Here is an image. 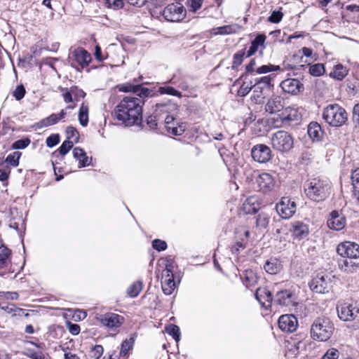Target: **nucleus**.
<instances>
[{
    "instance_id": "nucleus-46",
    "label": "nucleus",
    "mask_w": 359,
    "mask_h": 359,
    "mask_svg": "<svg viewBox=\"0 0 359 359\" xmlns=\"http://www.w3.org/2000/svg\"><path fill=\"white\" fill-rule=\"evenodd\" d=\"M59 119L56 114H52L47 118L42 119L40 122V124L42 127H48L57 123Z\"/></svg>"
},
{
    "instance_id": "nucleus-27",
    "label": "nucleus",
    "mask_w": 359,
    "mask_h": 359,
    "mask_svg": "<svg viewBox=\"0 0 359 359\" xmlns=\"http://www.w3.org/2000/svg\"><path fill=\"white\" fill-rule=\"evenodd\" d=\"M11 250L0 241V269L7 267L11 264Z\"/></svg>"
},
{
    "instance_id": "nucleus-4",
    "label": "nucleus",
    "mask_w": 359,
    "mask_h": 359,
    "mask_svg": "<svg viewBox=\"0 0 359 359\" xmlns=\"http://www.w3.org/2000/svg\"><path fill=\"white\" fill-rule=\"evenodd\" d=\"M323 118L330 126L338 128L346 123L348 114L346 110L338 104H332L323 109Z\"/></svg>"
},
{
    "instance_id": "nucleus-51",
    "label": "nucleus",
    "mask_w": 359,
    "mask_h": 359,
    "mask_svg": "<svg viewBox=\"0 0 359 359\" xmlns=\"http://www.w3.org/2000/svg\"><path fill=\"white\" fill-rule=\"evenodd\" d=\"M26 90L23 85H18L13 92V95L15 98L16 100L20 101L21 100L25 95Z\"/></svg>"
},
{
    "instance_id": "nucleus-54",
    "label": "nucleus",
    "mask_w": 359,
    "mask_h": 359,
    "mask_svg": "<svg viewBox=\"0 0 359 359\" xmlns=\"http://www.w3.org/2000/svg\"><path fill=\"white\" fill-rule=\"evenodd\" d=\"M283 13L280 11H273L268 18V21L273 23H278L281 21Z\"/></svg>"
},
{
    "instance_id": "nucleus-41",
    "label": "nucleus",
    "mask_w": 359,
    "mask_h": 359,
    "mask_svg": "<svg viewBox=\"0 0 359 359\" xmlns=\"http://www.w3.org/2000/svg\"><path fill=\"white\" fill-rule=\"evenodd\" d=\"M21 154L20 151H15L6 157L5 162L10 164L11 166L17 167L19 165Z\"/></svg>"
},
{
    "instance_id": "nucleus-23",
    "label": "nucleus",
    "mask_w": 359,
    "mask_h": 359,
    "mask_svg": "<svg viewBox=\"0 0 359 359\" xmlns=\"http://www.w3.org/2000/svg\"><path fill=\"white\" fill-rule=\"evenodd\" d=\"M275 302L284 306H294L295 304L294 294L288 290H281L277 292Z\"/></svg>"
},
{
    "instance_id": "nucleus-34",
    "label": "nucleus",
    "mask_w": 359,
    "mask_h": 359,
    "mask_svg": "<svg viewBox=\"0 0 359 359\" xmlns=\"http://www.w3.org/2000/svg\"><path fill=\"white\" fill-rule=\"evenodd\" d=\"M269 215L266 212H260L256 217V226L257 228L266 229L269 222Z\"/></svg>"
},
{
    "instance_id": "nucleus-31",
    "label": "nucleus",
    "mask_w": 359,
    "mask_h": 359,
    "mask_svg": "<svg viewBox=\"0 0 359 359\" xmlns=\"http://www.w3.org/2000/svg\"><path fill=\"white\" fill-rule=\"evenodd\" d=\"M348 70L341 64L334 67L333 71L330 72V76L337 81L343 80L348 74Z\"/></svg>"
},
{
    "instance_id": "nucleus-30",
    "label": "nucleus",
    "mask_w": 359,
    "mask_h": 359,
    "mask_svg": "<svg viewBox=\"0 0 359 359\" xmlns=\"http://www.w3.org/2000/svg\"><path fill=\"white\" fill-rule=\"evenodd\" d=\"M74 158L79 161V168H84L90 165L89 158L84 150L80 147H75L73 150Z\"/></svg>"
},
{
    "instance_id": "nucleus-3",
    "label": "nucleus",
    "mask_w": 359,
    "mask_h": 359,
    "mask_svg": "<svg viewBox=\"0 0 359 359\" xmlns=\"http://www.w3.org/2000/svg\"><path fill=\"white\" fill-rule=\"evenodd\" d=\"M334 331V326L330 318L320 317L316 318L311 327V337L318 341L330 339Z\"/></svg>"
},
{
    "instance_id": "nucleus-11",
    "label": "nucleus",
    "mask_w": 359,
    "mask_h": 359,
    "mask_svg": "<svg viewBox=\"0 0 359 359\" xmlns=\"http://www.w3.org/2000/svg\"><path fill=\"white\" fill-rule=\"evenodd\" d=\"M337 252L344 258L357 259L359 257V245L355 243L346 241L337 246Z\"/></svg>"
},
{
    "instance_id": "nucleus-50",
    "label": "nucleus",
    "mask_w": 359,
    "mask_h": 359,
    "mask_svg": "<svg viewBox=\"0 0 359 359\" xmlns=\"http://www.w3.org/2000/svg\"><path fill=\"white\" fill-rule=\"evenodd\" d=\"M158 92L161 94H168L170 95L181 97L182 93L171 86L160 87Z\"/></svg>"
},
{
    "instance_id": "nucleus-20",
    "label": "nucleus",
    "mask_w": 359,
    "mask_h": 359,
    "mask_svg": "<svg viewBox=\"0 0 359 359\" xmlns=\"http://www.w3.org/2000/svg\"><path fill=\"white\" fill-rule=\"evenodd\" d=\"M290 231L293 238L299 241L306 238L309 233L308 226L299 221L292 223Z\"/></svg>"
},
{
    "instance_id": "nucleus-15",
    "label": "nucleus",
    "mask_w": 359,
    "mask_h": 359,
    "mask_svg": "<svg viewBox=\"0 0 359 359\" xmlns=\"http://www.w3.org/2000/svg\"><path fill=\"white\" fill-rule=\"evenodd\" d=\"M298 325L297 318L292 315H283L278 319V326L284 332H292Z\"/></svg>"
},
{
    "instance_id": "nucleus-62",
    "label": "nucleus",
    "mask_w": 359,
    "mask_h": 359,
    "mask_svg": "<svg viewBox=\"0 0 359 359\" xmlns=\"http://www.w3.org/2000/svg\"><path fill=\"white\" fill-rule=\"evenodd\" d=\"M64 90L65 92L62 94V97H63L64 101L66 103L76 102L75 99H74V95L72 93L71 88H65V89H64Z\"/></svg>"
},
{
    "instance_id": "nucleus-28",
    "label": "nucleus",
    "mask_w": 359,
    "mask_h": 359,
    "mask_svg": "<svg viewBox=\"0 0 359 359\" xmlns=\"http://www.w3.org/2000/svg\"><path fill=\"white\" fill-rule=\"evenodd\" d=\"M264 269L268 273L276 274L282 269V265L280 260L271 257L266 262Z\"/></svg>"
},
{
    "instance_id": "nucleus-7",
    "label": "nucleus",
    "mask_w": 359,
    "mask_h": 359,
    "mask_svg": "<svg viewBox=\"0 0 359 359\" xmlns=\"http://www.w3.org/2000/svg\"><path fill=\"white\" fill-rule=\"evenodd\" d=\"M165 19L170 22H179L186 16V9L180 2L168 4L163 11Z\"/></svg>"
},
{
    "instance_id": "nucleus-58",
    "label": "nucleus",
    "mask_w": 359,
    "mask_h": 359,
    "mask_svg": "<svg viewBox=\"0 0 359 359\" xmlns=\"http://www.w3.org/2000/svg\"><path fill=\"white\" fill-rule=\"evenodd\" d=\"M152 247L158 251H163L167 248V243L160 239H155L152 242Z\"/></svg>"
},
{
    "instance_id": "nucleus-44",
    "label": "nucleus",
    "mask_w": 359,
    "mask_h": 359,
    "mask_svg": "<svg viewBox=\"0 0 359 359\" xmlns=\"http://www.w3.org/2000/svg\"><path fill=\"white\" fill-rule=\"evenodd\" d=\"M67 133V140H69L70 139H73L74 141L76 143L79 140V133L76 128L69 126L66 129Z\"/></svg>"
},
{
    "instance_id": "nucleus-26",
    "label": "nucleus",
    "mask_w": 359,
    "mask_h": 359,
    "mask_svg": "<svg viewBox=\"0 0 359 359\" xmlns=\"http://www.w3.org/2000/svg\"><path fill=\"white\" fill-rule=\"evenodd\" d=\"M308 135L313 141H320L324 134L321 126L317 122H311L308 126Z\"/></svg>"
},
{
    "instance_id": "nucleus-43",
    "label": "nucleus",
    "mask_w": 359,
    "mask_h": 359,
    "mask_svg": "<svg viewBox=\"0 0 359 359\" xmlns=\"http://www.w3.org/2000/svg\"><path fill=\"white\" fill-rule=\"evenodd\" d=\"M325 67L323 64L317 63L309 67V72L312 76H320L325 73Z\"/></svg>"
},
{
    "instance_id": "nucleus-5",
    "label": "nucleus",
    "mask_w": 359,
    "mask_h": 359,
    "mask_svg": "<svg viewBox=\"0 0 359 359\" xmlns=\"http://www.w3.org/2000/svg\"><path fill=\"white\" fill-rule=\"evenodd\" d=\"M272 147L282 153L290 151L294 146V137L288 132L278 130L271 137Z\"/></svg>"
},
{
    "instance_id": "nucleus-22",
    "label": "nucleus",
    "mask_w": 359,
    "mask_h": 359,
    "mask_svg": "<svg viewBox=\"0 0 359 359\" xmlns=\"http://www.w3.org/2000/svg\"><path fill=\"white\" fill-rule=\"evenodd\" d=\"M256 182L261 191L268 192L274 187V180L272 176L268 173H262L256 179Z\"/></svg>"
},
{
    "instance_id": "nucleus-61",
    "label": "nucleus",
    "mask_w": 359,
    "mask_h": 359,
    "mask_svg": "<svg viewBox=\"0 0 359 359\" xmlns=\"http://www.w3.org/2000/svg\"><path fill=\"white\" fill-rule=\"evenodd\" d=\"M253 89L252 86L246 85L243 83L238 90V95L241 97H244L249 93V92Z\"/></svg>"
},
{
    "instance_id": "nucleus-6",
    "label": "nucleus",
    "mask_w": 359,
    "mask_h": 359,
    "mask_svg": "<svg viewBox=\"0 0 359 359\" xmlns=\"http://www.w3.org/2000/svg\"><path fill=\"white\" fill-rule=\"evenodd\" d=\"M68 60L72 67L79 70L88 67L92 57L84 48H77L69 53Z\"/></svg>"
},
{
    "instance_id": "nucleus-38",
    "label": "nucleus",
    "mask_w": 359,
    "mask_h": 359,
    "mask_svg": "<svg viewBox=\"0 0 359 359\" xmlns=\"http://www.w3.org/2000/svg\"><path fill=\"white\" fill-rule=\"evenodd\" d=\"M142 289V283L141 281H136L128 287L127 293L130 297H136Z\"/></svg>"
},
{
    "instance_id": "nucleus-59",
    "label": "nucleus",
    "mask_w": 359,
    "mask_h": 359,
    "mask_svg": "<svg viewBox=\"0 0 359 359\" xmlns=\"http://www.w3.org/2000/svg\"><path fill=\"white\" fill-rule=\"evenodd\" d=\"M60 142V136L58 134H53L50 135L46 139V145L48 147H53L58 144Z\"/></svg>"
},
{
    "instance_id": "nucleus-64",
    "label": "nucleus",
    "mask_w": 359,
    "mask_h": 359,
    "mask_svg": "<svg viewBox=\"0 0 359 359\" xmlns=\"http://www.w3.org/2000/svg\"><path fill=\"white\" fill-rule=\"evenodd\" d=\"M67 327H68L69 331L71 334H72L74 335H77L79 334L80 326L79 325L68 322Z\"/></svg>"
},
{
    "instance_id": "nucleus-45",
    "label": "nucleus",
    "mask_w": 359,
    "mask_h": 359,
    "mask_svg": "<svg viewBox=\"0 0 359 359\" xmlns=\"http://www.w3.org/2000/svg\"><path fill=\"white\" fill-rule=\"evenodd\" d=\"M175 124L165 125V128L168 133L174 135H181L184 131V127L182 125L175 126Z\"/></svg>"
},
{
    "instance_id": "nucleus-49",
    "label": "nucleus",
    "mask_w": 359,
    "mask_h": 359,
    "mask_svg": "<svg viewBox=\"0 0 359 359\" xmlns=\"http://www.w3.org/2000/svg\"><path fill=\"white\" fill-rule=\"evenodd\" d=\"M30 142L31 140L28 137L21 139L13 142L11 148L13 149H23L28 147Z\"/></svg>"
},
{
    "instance_id": "nucleus-42",
    "label": "nucleus",
    "mask_w": 359,
    "mask_h": 359,
    "mask_svg": "<svg viewBox=\"0 0 359 359\" xmlns=\"http://www.w3.org/2000/svg\"><path fill=\"white\" fill-rule=\"evenodd\" d=\"M165 330L168 334L171 335L176 341H180V327L175 325H169L166 327Z\"/></svg>"
},
{
    "instance_id": "nucleus-35",
    "label": "nucleus",
    "mask_w": 359,
    "mask_h": 359,
    "mask_svg": "<svg viewBox=\"0 0 359 359\" xmlns=\"http://www.w3.org/2000/svg\"><path fill=\"white\" fill-rule=\"evenodd\" d=\"M210 32L211 34L214 35H227L235 33V29L231 25H224L222 27L213 28Z\"/></svg>"
},
{
    "instance_id": "nucleus-57",
    "label": "nucleus",
    "mask_w": 359,
    "mask_h": 359,
    "mask_svg": "<svg viewBox=\"0 0 359 359\" xmlns=\"http://www.w3.org/2000/svg\"><path fill=\"white\" fill-rule=\"evenodd\" d=\"M105 4L108 8L117 10L123 6V0H109V1H105Z\"/></svg>"
},
{
    "instance_id": "nucleus-25",
    "label": "nucleus",
    "mask_w": 359,
    "mask_h": 359,
    "mask_svg": "<svg viewBox=\"0 0 359 359\" xmlns=\"http://www.w3.org/2000/svg\"><path fill=\"white\" fill-rule=\"evenodd\" d=\"M283 108V100L279 96L270 98L265 105V110L270 114L280 111Z\"/></svg>"
},
{
    "instance_id": "nucleus-36",
    "label": "nucleus",
    "mask_w": 359,
    "mask_h": 359,
    "mask_svg": "<svg viewBox=\"0 0 359 359\" xmlns=\"http://www.w3.org/2000/svg\"><path fill=\"white\" fill-rule=\"evenodd\" d=\"M79 121L81 126H86L88 123V107L81 105L79 111Z\"/></svg>"
},
{
    "instance_id": "nucleus-55",
    "label": "nucleus",
    "mask_w": 359,
    "mask_h": 359,
    "mask_svg": "<svg viewBox=\"0 0 359 359\" xmlns=\"http://www.w3.org/2000/svg\"><path fill=\"white\" fill-rule=\"evenodd\" d=\"M339 356V351L334 348H332L327 351L321 359H338Z\"/></svg>"
},
{
    "instance_id": "nucleus-13",
    "label": "nucleus",
    "mask_w": 359,
    "mask_h": 359,
    "mask_svg": "<svg viewBox=\"0 0 359 359\" xmlns=\"http://www.w3.org/2000/svg\"><path fill=\"white\" fill-rule=\"evenodd\" d=\"M251 155L255 161L261 163L269 161L272 157L271 149L262 144L255 145L252 148Z\"/></svg>"
},
{
    "instance_id": "nucleus-16",
    "label": "nucleus",
    "mask_w": 359,
    "mask_h": 359,
    "mask_svg": "<svg viewBox=\"0 0 359 359\" xmlns=\"http://www.w3.org/2000/svg\"><path fill=\"white\" fill-rule=\"evenodd\" d=\"M100 323L109 328H116L120 327L123 323V318L116 313H107L100 316L97 318Z\"/></svg>"
},
{
    "instance_id": "nucleus-9",
    "label": "nucleus",
    "mask_w": 359,
    "mask_h": 359,
    "mask_svg": "<svg viewBox=\"0 0 359 359\" xmlns=\"http://www.w3.org/2000/svg\"><path fill=\"white\" fill-rule=\"evenodd\" d=\"M161 286L164 294L166 295L171 294L175 288L172 266L171 264H167L165 269L162 272Z\"/></svg>"
},
{
    "instance_id": "nucleus-63",
    "label": "nucleus",
    "mask_w": 359,
    "mask_h": 359,
    "mask_svg": "<svg viewBox=\"0 0 359 359\" xmlns=\"http://www.w3.org/2000/svg\"><path fill=\"white\" fill-rule=\"evenodd\" d=\"M20 225H21L22 227L24 226V221L21 217L18 219V222H16L15 219H12L10 220L9 226L11 228H13L18 231L20 229Z\"/></svg>"
},
{
    "instance_id": "nucleus-37",
    "label": "nucleus",
    "mask_w": 359,
    "mask_h": 359,
    "mask_svg": "<svg viewBox=\"0 0 359 359\" xmlns=\"http://www.w3.org/2000/svg\"><path fill=\"white\" fill-rule=\"evenodd\" d=\"M22 353L30 359H44L43 353L34 348H27L23 351Z\"/></svg>"
},
{
    "instance_id": "nucleus-32",
    "label": "nucleus",
    "mask_w": 359,
    "mask_h": 359,
    "mask_svg": "<svg viewBox=\"0 0 359 359\" xmlns=\"http://www.w3.org/2000/svg\"><path fill=\"white\" fill-rule=\"evenodd\" d=\"M353 195L359 203V168L355 169L351 175Z\"/></svg>"
},
{
    "instance_id": "nucleus-14",
    "label": "nucleus",
    "mask_w": 359,
    "mask_h": 359,
    "mask_svg": "<svg viewBox=\"0 0 359 359\" xmlns=\"http://www.w3.org/2000/svg\"><path fill=\"white\" fill-rule=\"evenodd\" d=\"M280 87L285 93L297 95L304 89V85L297 79H287L280 83Z\"/></svg>"
},
{
    "instance_id": "nucleus-56",
    "label": "nucleus",
    "mask_w": 359,
    "mask_h": 359,
    "mask_svg": "<svg viewBox=\"0 0 359 359\" xmlns=\"http://www.w3.org/2000/svg\"><path fill=\"white\" fill-rule=\"evenodd\" d=\"M72 93L74 95V99L76 102L79 101L80 98H83L86 96V93L82 89L79 88L77 86L71 87Z\"/></svg>"
},
{
    "instance_id": "nucleus-12",
    "label": "nucleus",
    "mask_w": 359,
    "mask_h": 359,
    "mask_svg": "<svg viewBox=\"0 0 359 359\" xmlns=\"http://www.w3.org/2000/svg\"><path fill=\"white\" fill-rule=\"evenodd\" d=\"M337 310L339 318L344 321L353 320L359 314V307L348 303L339 305Z\"/></svg>"
},
{
    "instance_id": "nucleus-60",
    "label": "nucleus",
    "mask_w": 359,
    "mask_h": 359,
    "mask_svg": "<svg viewBox=\"0 0 359 359\" xmlns=\"http://www.w3.org/2000/svg\"><path fill=\"white\" fill-rule=\"evenodd\" d=\"M203 0H187V5L195 12L201 8Z\"/></svg>"
},
{
    "instance_id": "nucleus-52",
    "label": "nucleus",
    "mask_w": 359,
    "mask_h": 359,
    "mask_svg": "<svg viewBox=\"0 0 359 359\" xmlns=\"http://www.w3.org/2000/svg\"><path fill=\"white\" fill-rule=\"evenodd\" d=\"M280 66L277 65H262L260 67L257 69V73L258 74H266L272 71H277L279 70Z\"/></svg>"
},
{
    "instance_id": "nucleus-17",
    "label": "nucleus",
    "mask_w": 359,
    "mask_h": 359,
    "mask_svg": "<svg viewBox=\"0 0 359 359\" xmlns=\"http://www.w3.org/2000/svg\"><path fill=\"white\" fill-rule=\"evenodd\" d=\"M327 224L330 229L340 231L343 229L346 225V218L337 211L334 210L330 213Z\"/></svg>"
},
{
    "instance_id": "nucleus-8",
    "label": "nucleus",
    "mask_w": 359,
    "mask_h": 359,
    "mask_svg": "<svg viewBox=\"0 0 359 359\" xmlns=\"http://www.w3.org/2000/svg\"><path fill=\"white\" fill-rule=\"evenodd\" d=\"M309 287L313 292L324 294L329 292L331 287V280L328 275L318 274L309 283Z\"/></svg>"
},
{
    "instance_id": "nucleus-40",
    "label": "nucleus",
    "mask_w": 359,
    "mask_h": 359,
    "mask_svg": "<svg viewBox=\"0 0 359 359\" xmlns=\"http://www.w3.org/2000/svg\"><path fill=\"white\" fill-rule=\"evenodd\" d=\"M245 56L246 57L245 48L236 53L233 55L232 69H237V67L242 64Z\"/></svg>"
},
{
    "instance_id": "nucleus-2",
    "label": "nucleus",
    "mask_w": 359,
    "mask_h": 359,
    "mask_svg": "<svg viewBox=\"0 0 359 359\" xmlns=\"http://www.w3.org/2000/svg\"><path fill=\"white\" fill-rule=\"evenodd\" d=\"M330 186L328 182L313 178L304 183V192L311 200L316 202L325 200L329 195Z\"/></svg>"
},
{
    "instance_id": "nucleus-47",
    "label": "nucleus",
    "mask_w": 359,
    "mask_h": 359,
    "mask_svg": "<svg viewBox=\"0 0 359 359\" xmlns=\"http://www.w3.org/2000/svg\"><path fill=\"white\" fill-rule=\"evenodd\" d=\"M134 340L130 338L129 340L126 339L121 344L120 355L123 357H126L128 355L129 350L132 348Z\"/></svg>"
},
{
    "instance_id": "nucleus-53",
    "label": "nucleus",
    "mask_w": 359,
    "mask_h": 359,
    "mask_svg": "<svg viewBox=\"0 0 359 359\" xmlns=\"http://www.w3.org/2000/svg\"><path fill=\"white\" fill-rule=\"evenodd\" d=\"M74 142L70 140H65L62 142V145L59 148V152L61 155L65 156L68 151L73 147Z\"/></svg>"
},
{
    "instance_id": "nucleus-24",
    "label": "nucleus",
    "mask_w": 359,
    "mask_h": 359,
    "mask_svg": "<svg viewBox=\"0 0 359 359\" xmlns=\"http://www.w3.org/2000/svg\"><path fill=\"white\" fill-rule=\"evenodd\" d=\"M256 299L265 307L271 305L273 300L271 292L266 287H259L255 294Z\"/></svg>"
},
{
    "instance_id": "nucleus-10",
    "label": "nucleus",
    "mask_w": 359,
    "mask_h": 359,
    "mask_svg": "<svg viewBox=\"0 0 359 359\" xmlns=\"http://www.w3.org/2000/svg\"><path fill=\"white\" fill-rule=\"evenodd\" d=\"M276 210L283 219H289L296 212V203L289 198L283 197L280 202L276 204Z\"/></svg>"
},
{
    "instance_id": "nucleus-39",
    "label": "nucleus",
    "mask_w": 359,
    "mask_h": 359,
    "mask_svg": "<svg viewBox=\"0 0 359 359\" xmlns=\"http://www.w3.org/2000/svg\"><path fill=\"white\" fill-rule=\"evenodd\" d=\"M339 268L347 273H353L356 269V265L351 260H341L339 263Z\"/></svg>"
},
{
    "instance_id": "nucleus-21",
    "label": "nucleus",
    "mask_w": 359,
    "mask_h": 359,
    "mask_svg": "<svg viewBox=\"0 0 359 359\" xmlns=\"http://www.w3.org/2000/svg\"><path fill=\"white\" fill-rule=\"evenodd\" d=\"M120 90L125 93H134L140 97L139 98L148 97L151 93V90L142 87V85H133L131 83H126L122 85L120 87Z\"/></svg>"
},
{
    "instance_id": "nucleus-18",
    "label": "nucleus",
    "mask_w": 359,
    "mask_h": 359,
    "mask_svg": "<svg viewBox=\"0 0 359 359\" xmlns=\"http://www.w3.org/2000/svg\"><path fill=\"white\" fill-rule=\"evenodd\" d=\"M266 39V35L263 34H259L252 41L251 45L247 51L246 57H250L255 54L259 49V52L262 53L265 49V41Z\"/></svg>"
},
{
    "instance_id": "nucleus-33",
    "label": "nucleus",
    "mask_w": 359,
    "mask_h": 359,
    "mask_svg": "<svg viewBox=\"0 0 359 359\" xmlns=\"http://www.w3.org/2000/svg\"><path fill=\"white\" fill-rule=\"evenodd\" d=\"M258 281L257 274L252 270H246L244 272V283L247 287L255 286Z\"/></svg>"
},
{
    "instance_id": "nucleus-48",
    "label": "nucleus",
    "mask_w": 359,
    "mask_h": 359,
    "mask_svg": "<svg viewBox=\"0 0 359 359\" xmlns=\"http://www.w3.org/2000/svg\"><path fill=\"white\" fill-rule=\"evenodd\" d=\"M161 118L159 116L155 114L154 111L151 115L147 118L146 122L151 129L154 130L156 128L158 122L161 120Z\"/></svg>"
},
{
    "instance_id": "nucleus-29",
    "label": "nucleus",
    "mask_w": 359,
    "mask_h": 359,
    "mask_svg": "<svg viewBox=\"0 0 359 359\" xmlns=\"http://www.w3.org/2000/svg\"><path fill=\"white\" fill-rule=\"evenodd\" d=\"M271 85V79L269 76H264L261 78L252 86L255 96L259 97L262 93V90L270 88Z\"/></svg>"
},
{
    "instance_id": "nucleus-1",
    "label": "nucleus",
    "mask_w": 359,
    "mask_h": 359,
    "mask_svg": "<svg viewBox=\"0 0 359 359\" xmlns=\"http://www.w3.org/2000/svg\"><path fill=\"white\" fill-rule=\"evenodd\" d=\"M141 98L126 96L116 107L114 116L125 126H140L142 122V104Z\"/></svg>"
},
{
    "instance_id": "nucleus-19",
    "label": "nucleus",
    "mask_w": 359,
    "mask_h": 359,
    "mask_svg": "<svg viewBox=\"0 0 359 359\" xmlns=\"http://www.w3.org/2000/svg\"><path fill=\"white\" fill-rule=\"evenodd\" d=\"M177 110V105L170 100H168L166 102H162L156 104L154 111L155 114L159 116L161 118L162 115L173 114Z\"/></svg>"
}]
</instances>
